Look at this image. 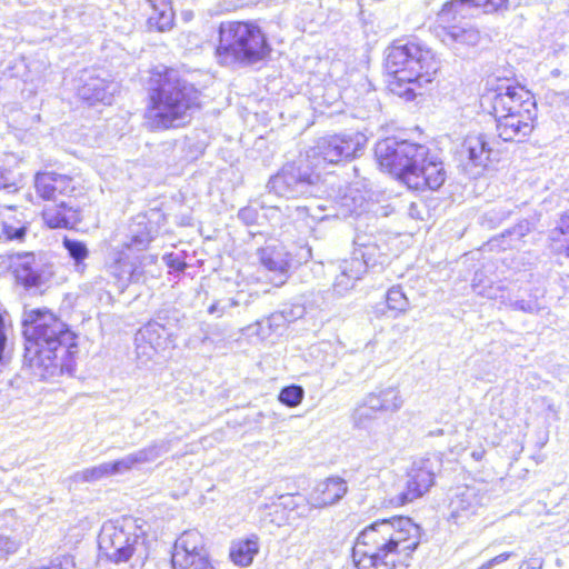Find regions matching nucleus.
Wrapping results in <instances>:
<instances>
[{"mask_svg":"<svg viewBox=\"0 0 569 569\" xmlns=\"http://www.w3.org/2000/svg\"><path fill=\"white\" fill-rule=\"evenodd\" d=\"M24 359L41 379L71 373L78 352L77 336L54 313L48 310L24 311Z\"/></svg>","mask_w":569,"mask_h":569,"instance_id":"1","label":"nucleus"},{"mask_svg":"<svg viewBox=\"0 0 569 569\" xmlns=\"http://www.w3.org/2000/svg\"><path fill=\"white\" fill-rule=\"evenodd\" d=\"M144 120L151 129L183 126L199 106V91L173 69L158 68L150 78Z\"/></svg>","mask_w":569,"mask_h":569,"instance_id":"2","label":"nucleus"},{"mask_svg":"<svg viewBox=\"0 0 569 569\" xmlns=\"http://www.w3.org/2000/svg\"><path fill=\"white\" fill-rule=\"evenodd\" d=\"M386 69L393 94L412 101L419 90L431 83L440 70V60L429 48L415 42H395L387 49Z\"/></svg>","mask_w":569,"mask_h":569,"instance_id":"3","label":"nucleus"},{"mask_svg":"<svg viewBox=\"0 0 569 569\" xmlns=\"http://www.w3.org/2000/svg\"><path fill=\"white\" fill-rule=\"evenodd\" d=\"M270 51L267 37L257 24L243 21L220 23L216 57L221 66H251L264 60Z\"/></svg>","mask_w":569,"mask_h":569,"instance_id":"4","label":"nucleus"},{"mask_svg":"<svg viewBox=\"0 0 569 569\" xmlns=\"http://www.w3.org/2000/svg\"><path fill=\"white\" fill-rule=\"evenodd\" d=\"M376 536H358L353 547V557L358 569H406L412 552L419 545V536H407L396 540L383 539L379 546H372L367 539Z\"/></svg>","mask_w":569,"mask_h":569,"instance_id":"5","label":"nucleus"},{"mask_svg":"<svg viewBox=\"0 0 569 569\" xmlns=\"http://www.w3.org/2000/svg\"><path fill=\"white\" fill-rule=\"evenodd\" d=\"M428 147L396 138H386L376 144L379 164L407 184V176L417 173L428 156Z\"/></svg>","mask_w":569,"mask_h":569,"instance_id":"6","label":"nucleus"},{"mask_svg":"<svg viewBox=\"0 0 569 569\" xmlns=\"http://www.w3.org/2000/svg\"><path fill=\"white\" fill-rule=\"evenodd\" d=\"M321 182V171L317 170L307 157L287 163L272 176L267 189L287 199L313 196Z\"/></svg>","mask_w":569,"mask_h":569,"instance_id":"7","label":"nucleus"},{"mask_svg":"<svg viewBox=\"0 0 569 569\" xmlns=\"http://www.w3.org/2000/svg\"><path fill=\"white\" fill-rule=\"evenodd\" d=\"M367 143V137L361 132L332 134L319 138L306 157L321 172L326 164H336L350 160L361 153Z\"/></svg>","mask_w":569,"mask_h":569,"instance_id":"8","label":"nucleus"},{"mask_svg":"<svg viewBox=\"0 0 569 569\" xmlns=\"http://www.w3.org/2000/svg\"><path fill=\"white\" fill-rule=\"evenodd\" d=\"M480 104L483 110L493 114L495 118L500 116L518 113H536L537 103L533 94L522 86H499L490 89L480 98Z\"/></svg>","mask_w":569,"mask_h":569,"instance_id":"9","label":"nucleus"},{"mask_svg":"<svg viewBox=\"0 0 569 569\" xmlns=\"http://www.w3.org/2000/svg\"><path fill=\"white\" fill-rule=\"evenodd\" d=\"M169 313L168 310L159 311L153 320L138 330L134 340L139 353L151 358L152 352L164 350L169 346L170 338L173 336V327L178 321L176 311L172 317Z\"/></svg>","mask_w":569,"mask_h":569,"instance_id":"10","label":"nucleus"},{"mask_svg":"<svg viewBox=\"0 0 569 569\" xmlns=\"http://www.w3.org/2000/svg\"><path fill=\"white\" fill-rule=\"evenodd\" d=\"M171 561L178 569H214L201 538L197 536H178Z\"/></svg>","mask_w":569,"mask_h":569,"instance_id":"11","label":"nucleus"},{"mask_svg":"<svg viewBox=\"0 0 569 569\" xmlns=\"http://www.w3.org/2000/svg\"><path fill=\"white\" fill-rule=\"evenodd\" d=\"M353 244L355 249L350 260H358L363 263L365 272L370 267L382 266L388 261L389 246L381 232L358 231Z\"/></svg>","mask_w":569,"mask_h":569,"instance_id":"12","label":"nucleus"},{"mask_svg":"<svg viewBox=\"0 0 569 569\" xmlns=\"http://www.w3.org/2000/svg\"><path fill=\"white\" fill-rule=\"evenodd\" d=\"M13 273L26 288H38L52 276L51 266L44 263L33 252L17 253L12 258Z\"/></svg>","mask_w":569,"mask_h":569,"instance_id":"13","label":"nucleus"},{"mask_svg":"<svg viewBox=\"0 0 569 569\" xmlns=\"http://www.w3.org/2000/svg\"><path fill=\"white\" fill-rule=\"evenodd\" d=\"M436 461L420 459L415 461L409 473L407 488L398 496L399 505H406L421 497L433 485Z\"/></svg>","mask_w":569,"mask_h":569,"instance_id":"14","label":"nucleus"},{"mask_svg":"<svg viewBox=\"0 0 569 569\" xmlns=\"http://www.w3.org/2000/svg\"><path fill=\"white\" fill-rule=\"evenodd\" d=\"M34 188L41 199L58 202L61 199L71 198L76 184L69 176L57 172H39L34 177Z\"/></svg>","mask_w":569,"mask_h":569,"instance_id":"15","label":"nucleus"},{"mask_svg":"<svg viewBox=\"0 0 569 569\" xmlns=\"http://www.w3.org/2000/svg\"><path fill=\"white\" fill-rule=\"evenodd\" d=\"M107 272L120 292L142 277V270L137 266L136 260L131 259L122 248L112 251L110 261L107 263Z\"/></svg>","mask_w":569,"mask_h":569,"instance_id":"16","label":"nucleus"},{"mask_svg":"<svg viewBox=\"0 0 569 569\" xmlns=\"http://www.w3.org/2000/svg\"><path fill=\"white\" fill-rule=\"evenodd\" d=\"M496 119L498 137L506 142H521L533 129L536 113H516L508 117L500 116Z\"/></svg>","mask_w":569,"mask_h":569,"instance_id":"17","label":"nucleus"},{"mask_svg":"<svg viewBox=\"0 0 569 569\" xmlns=\"http://www.w3.org/2000/svg\"><path fill=\"white\" fill-rule=\"evenodd\" d=\"M446 181V171L443 163L439 161L435 156H428L423 166L419 167V171L416 173H409L407 176V186L415 190H437Z\"/></svg>","mask_w":569,"mask_h":569,"instance_id":"18","label":"nucleus"},{"mask_svg":"<svg viewBox=\"0 0 569 569\" xmlns=\"http://www.w3.org/2000/svg\"><path fill=\"white\" fill-rule=\"evenodd\" d=\"M139 536H98L104 557L114 563L127 562L136 551Z\"/></svg>","mask_w":569,"mask_h":569,"instance_id":"19","label":"nucleus"},{"mask_svg":"<svg viewBox=\"0 0 569 569\" xmlns=\"http://www.w3.org/2000/svg\"><path fill=\"white\" fill-rule=\"evenodd\" d=\"M261 264L273 273L271 281L281 286L287 281L290 268V258L283 246H267L258 251Z\"/></svg>","mask_w":569,"mask_h":569,"instance_id":"20","label":"nucleus"},{"mask_svg":"<svg viewBox=\"0 0 569 569\" xmlns=\"http://www.w3.org/2000/svg\"><path fill=\"white\" fill-rule=\"evenodd\" d=\"M157 230L146 214L136 216L128 226L122 249L141 251L147 249Z\"/></svg>","mask_w":569,"mask_h":569,"instance_id":"21","label":"nucleus"},{"mask_svg":"<svg viewBox=\"0 0 569 569\" xmlns=\"http://www.w3.org/2000/svg\"><path fill=\"white\" fill-rule=\"evenodd\" d=\"M42 218L44 223L51 229L73 228L81 220L78 209L74 208L71 201L66 199L47 206L42 211Z\"/></svg>","mask_w":569,"mask_h":569,"instance_id":"22","label":"nucleus"},{"mask_svg":"<svg viewBox=\"0 0 569 569\" xmlns=\"http://www.w3.org/2000/svg\"><path fill=\"white\" fill-rule=\"evenodd\" d=\"M486 499V495L477 486L458 487L450 501V518L457 522L463 517V512L475 513L476 509L482 506Z\"/></svg>","mask_w":569,"mask_h":569,"instance_id":"23","label":"nucleus"},{"mask_svg":"<svg viewBox=\"0 0 569 569\" xmlns=\"http://www.w3.org/2000/svg\"><path fill=\"white\" fill-rule=\"evenodd\" d=\"M347 492V483L341 478H328L317 485L310 495L312 507L321 508L338 502Z\"/></svg>","mask_w":569,"mask_h":569,"instance_id":"24","label":"nucleus"},{"mask_svg":"<svg viewBox=\"0 0 569 569\" xmlns=\"http://www.w3.org/2000/svg\"><path fill=\"white\" fill-rule=\"evenodd\" d=\"M114 90L116 84L113 82H109L100 77H90L79 87L78 96L90 104L97 102L111 104Z\"/></svg>","mask_w":569,"mask_h":569,"instance_id":"25","label":"nucleus"},{"mask_svg":"<svg viewBox=\"0 0 569 569\" xmlns=\"http://www.w3.org/2000/svg\"><path fill=\"white\" fill-rule=\"evenodd\" d=\"M491 151L489 137L483 133H477L466 137L461 146L460 156L467 158L476 167H485Z\"/></svg>","mask_w":569,"mask_h":569,"instance_id":"26","label":"nucleus"},{"mask_svg":"<svg viewBox=\"0 0 569 569\" xmlns=\"http://www.w3.org/2000/svg\"><path fill=\"white\" fill-rule=\"evenodd\" d=\"M363 266L358 260H350V258L338 261V274L332 284L335 292L342 296L352 289L356 282L366 273Z\"/></svg>","mask_w":569,"mask_h":569,"instance_id":"27","label":"nucleus"},{"mask_svg":"<svg viewBox=\"0 0 569 569\" xmlns=\"http://www.w3.org/2000/svg\"><path fill=\"white\" fill-rule=\"evenodd\" d=\"M438 36L447 46L460 44L472 47L478 44L480 40L479 31L469 23L443 27Z\"/></svg>","mask_w":569,"mask_h":569,"instance_id":"28","label":"nucleus"},{"mask_svg":"<svg viewBox=\"0 0 569 569\" xmlns=\"http://www.w3.org/2000/svg\"><path fill=\"white\" fill-rule=\"evenodd\" d=\"M403 405L398 388L387 387L377 389L367 396V406L373 411H398Z\"/></svg>","mask_w":569,"mask_h":569,"instance_id":"29","label":"nucleus"},{"mask_svg":"<svg viewBox=\"0 0 569 569\" xmlns=\"http://www.w3.org/2000/svg\"><path fill=\"white\" fill-rule=\"evenodd\" d=\"M0 239L6 241H22L26 237L27 226L17 218V211L13 207L0 206Z\"/></svg>","mask_w":569,"mask_h":569,"instance_id":"30","label":"nucleus"},{"mask_svg":"<svg viewBox=\"0 0 569 569\" xmlns=\"http://www.w3.org/2000/svg\"><path fill=\"white\" fill-rule=\"evenodd\" d=\"M370 531H380L383 533H419L420 527L409 517H393L381 519L363 528L359 533H369Z\"/></svg>","mask_w":569,"mask_h":569,"instance_id":"31","label":"nucleus"},{"mask_svg":"<svg viewBox=\"0 0 569 569\" xmlns=\"http://www.w3.org/2000/svg\"><path fill=\"white\" fill-rule=\"evenodd\" d=\"M259 552V542L257 536L251 538H240L233 540L230 550V560L239 567H248L252 563L253 558Z\"/></svg>","mask_w":569,"mask_h":569,"instance_id":"32","label":"nucleus"},{"mask_svg":"<svg viewBox=\"0 0 569 569\" xmlns=\"http://www.w3.org/2000/svg\"><path fill=\"white\" fill-rule=\"evenodd\" d=\"M152 9L148 18L150 29L166 31L172 27L174 13L170 0H147Z\"/></svg>","mask_w":569,"mask_h":569,"instance_id":"33","label":"nucleus"},{"mask_svg":"<svg viewBox=\"0 0 569 569\" xmlns=\"http://www.w3.org/2000/svg\"><path fill=\"white\" fill-rule=\"evenodd\" d=\"M466 3L481 8L487 13H491L507 10L509 0H452L451 2L445 4L440 13V19L445 21L450 12L456 11L458 7Z\"/></svg>","mask_w":569,"mask_h":569,"instance_id":"34","label":"nucleus"},{"mask_svg":"<svg viewBox=\"0 0 569 569\" xmlns=\"http://www.w3.org/2000/svg\"><path fill=\"white\" fill-rule=\"evenodd\" d=\"M171 448V439H161L153 441L152 443L140 450H137L136 453L138 460L140 461V465H143L157 460L158 458L169 452Z\"/></svg>","mask_w":569,"mask_h":569,"instance_id":"35","label":"nucleus"},{"mask_svg":"<svg viewBox=\"0 0 569 569\" xmlns=\"http://www.w3.org/2000/svg\"><path fill=\"white\" fill-rule=\"evenodd\" d=\"M62 243L64 249L68 251V254L74 262L76 271L82 273L87 267L84 260L89 256V250L86 243L80 240L70 239L68 237H64Z\"/></svg>","mask_w":569,"mask_h":569,"instance_id":"36","label":"nucleus"},{"mask_svg":"<svg viewBox=\"0 0 569 569\" xmlns=\"http://www.w3.org/2000/svg\"><path fill=\"white\" fill-rule=\"evenodd\" d=\"M365 203L363 197L357 189L348 188L340 199V210L337 214L343 217L351 214H359Z\"/></svg>","mask_w":569,"mask_h":569,"instance_id":"37","label":"nucleus"},{"mask_svg":"<svg viewBox=\"0 0 569 569\" xmlns=\"http://www.w3.org/2000/svg\"><path fill=\"white\" fill-rule=\"evenodd\" d=\"M386 301L388 309L397 313H405L410 306L409 299L401 286L391 287L386 295Z\"/></svg>","mask_w":569,"mask_h":569,"instance_id":"38","label":"nucleus"},{"mask_svg":"<svg viewBox=\"0 0 569 569\" xmlns=\"http://www.w3.org/2000/svg\"><path fill=\"white\" fill-rule=\"evenodd\" d=\"M543 292L538 290L530 297V299H517L510 302V307L513 310H519L526 313L536 315L546 309L542 301Z\"/></svg>","mask_w":569,"mask_h":569,"instance_id":"39","label":"nucleus"},{"mask_svg":"<svg viewBox=\"0 0 569 569\" xmlns=\"http://www.w3.org/2000/svg\"><path fill=\"white\" fill-rule=\"evenodd\" d=\"M110 476L108 463L86 468L74 473L73 479L78 482H96Z\"/></svg>","mask_w":569,"mask_h":569,"instance_id":"40","label":"nucleus"},{"mask_svg":"<svg viewBox=\"0 0 569 569\" xmlns=\"http://www.w3.org/2000/svg\"><path fill=\"white\" fill-rule=\"evenodd\" d=\"M303 397V388L298 385H291L281 389L278 399L284 406L293 408L301 403Z\"/></svg>","mask_w":569,"mask_h":569,"instance_id":"41","label":"nucleus"},{"mask_svg":"<svg viewBox=\"0 0 569 569\" xmlns=\"http://www.w3.org/2000/svg\"><path fill=\"white\" fill-rule=\"evenodd\" d=\"M242 297L243 292H239L233 298L220 299L208 308V312L210 315H217V317H221L230 308L238 307L241 303H248V300H242Z\"/></svg>","mask_w":569,"mask_h":569,"instance_id":"42","label":"nucleus"},{"mask_svg":"<svg viewBox=\"0 0 569 569\" xmlns=\"http://www.w3.org/2000/svg\"><path fill=\"white\" fill-rule=\"evenodd\" d=\"M107 463L110 471V476H114L131 470L133 467L140 465V461L138 460L137 453L134 451L124 456L121 459Z\"/></svg>","mask_w":569,"mask_h":569,"instance_id":"43","label":"nucleus"},{"mask_svg":"<svg viewBox=\"0 0 569 569\" xmlns=\"http://www.w3.org/2000/svg\"><path fill=\"white\" fill-rule=\"evenodd\" d=\"M552 239L559 242V249H562L569 256V213L561 217L559 226L555 229Z\"/></svg>","mask_w":569,"mask_h":569,"instance_id":"44","label":"nucleus"},{"mask_svg":"<svg viewBox=\"0 0 569 569\" xmlns=\"http://www.w3.org/2000/svg\"><path fill=\"white\" fill-rule=\"evenodd\" d=\"M261 202H253V203H250L243 208H241L239 211H238V219L243 222L246 226H253V224H259V219H260V214H259V208H260V204Z\"/></svg>","mask_w":569,"mask_h":569,"instance_id":"45","label":"nucleus"},{"mask_svg":"<svg viewBox=\"0 0 569 569\" xmlns=\"http://www.w3.org/2000/svg\"><path fill=\"white\" fill-rule=\"evenodd\" d=\"M19 536H0V558L14 553L21 541L18 539Z\"/></svg>","mask_w":569,"mask_h":569,"instance_id":"46","label":"nucleus"},{"mask_svg":"<svg viewBox=\"0 0 569 569\" xmlns=\"http://www.w3.org/2000/svg\"><path fill=\"white\" fill-rule=\"evenodd\" d=\"M529 232V223L527 221H521L512 229L506 230L502 233V238H509L510 242L508 246H513V242L519 241L522 237H525Z\"/></svg>","mask_w":569,"mask_h":569,"instance_id":"47","label":"nucleus"},{"mask_svg":"<svg viewBox=\"0 0 569 569\" xmlns=\"http://www.w3.org/2000/svg\"><path fill=\"white\" fill-rule=\"evenodd\" d=\"M260 209L264 210L263 218L270 221L272 226H281V209L278 206H269L261 201Z\"/></svg>","mask_w":569,"mask_h":569,"instance_id":"48","label":"nucleus"},{"mask_svg":"<svg viewBox=\"0 0 569 569\" xmlns=\"http://www.w3.org/2000/svg\"><path fill=\"white\" fill-rule=\"evenodd\" d=\"M371 408L367 406V397L363 400V405L359 406L353 413V419L357 426L365 427L366 421L371 419L372 413H375Z\"/></svg>","mask_w":569,"mask_h":569,"instance_id":"49","label":"nucleus"},{"mask_svg":"<svg viewBox=\"0 0 569 569\" xmlns=\"http://www.w3.org/2000/svg\"><path fill=\"white\" fill-rule=\"evenodd\" d=\"M305 307L300 303L291 305L289 307H284L282 309L284 318H287L288 322H293L297 319H300L305 315Z\"/></svg>","mask_w":569,"mask_h":569,"instance_id":"50","label":"nucleus"},{"mask_svg":"<svg viewBox=\"0 0 569 569\" xmlns=\"http://www.w3.org/2000/svg\"><path fill=\"white\" fill-rule=\"evenodd\" d=\"M292 501H293V496L292 495H281V496H279L277 501L272 502L270 506L267 507L270 510L268 516H271L272 511L278 513L280 508L286 509V508L290 507Z\"/></svg>","mask_w":569,"mask_h":569,"instance_id":"51","label":"nucleus"},{"mask_svg":"<svg viewBox=\"0 0 569 569\" xmlns=\"http://www.w3.org/2000/svg\"><path fill=\"white\" fill-rule=\"evenodd\" d=\"M287 322V318H284L282 310L272 313L268 318V326L272 330H277L278 328L284 326Z\"/></svg>","mask_w":569,"mask_h":569,"instance_id":"52","label":"nucleus"},{"mask_svg":"<svg viewBox=\"0 0 569 569\" xmlns=\"http://www.w3.org/2000/svg\"><path fill=\"white\" fill-rule=\"evenodd\" d=\"M509 557H510V553H508V552L500 553V555L493 557L492 559L488 560L487 562L482 563L480 566V569H491L496 565H499V563L506 561Z\"/></svg>","mask_w":569,"mask_h":569,"instance_id":"53","label":"nucleus"},{"mask_svg":"<svg viewBox=\"0 0 569 569\" xmlns=\"http://www.w3.org/2000/svg\"><path fill=\"white\" fill-rule=\"evenodd\" d=\"M295 211L298 216H309L312 220H322L325 216L320 217L315 212V208L311 206L296 207Z\"/></svg>","mask_w":569,"mask_h":569,"instance_id":"54","label":"nucleus"},{"mask_svg":"<svg viewBox=\"0 0 569 569\" xmlns=\"http://www.w3.org/2000/svg\"><path fill=\"white\" fill-rule=\"evenodd\" d=\"M166 259L168 260V264L171 268H174V269H178V270H182L183 267H184V263L181 262L178 258H174L173 254L167 256Z\"/></svg>","mask_w":569,"mask_h":569,"instance_id":"55","label":"nucleus"},{"mask_svg":"<svg viewBox=\"0 0 569 569\" xmlns=\"http://www.w3.org/2000/svg\"><path fill=\"white\" fill-rule=\"evenodd\" d=\"M523 567H525V569H540L541 568V561L539 559H532L531 561H529Z\"/></svg>","mask_w":569,"mask_h":569,"instance_id":"56","label":"nucleus"},{"mask_svg":"<svg viewBox=\"0 0 569 569\" xmlns=\"http://www.w3.org/2000/svg\"><path fill=\"white\" fill-rule=\"evenodd\" d=\"M8 186L7 177L2 169L0 168V189L6 188Z\"/></svg>","mask_w":569,"mask_h":569,"instance_id":"57","label":"nucleus"},{"mask_svg":"<svg viewBox=\"0 0 569 569\" xmlns=\"http://www.w3.org/2000/svg\"><path fill=\"white\" fill-rule=\"evenodd\" d=\"M282 520H284L283 515H281V516L277 517V519H273V518L267 519V517L263 519V521H264V522H267V521H269V522H271V523L276 522L278 527H280V526H281V523H280V522H281Z\"/></svg>","mask_w":569,"mask_h":569,"instance_id":"58","label":"nucleus"},{"mask_svg":"<svg viewBox=\"0 0 569 569\" xmlns=\"http://www.w3.org/2000/svg\"><path fill=\"white\" fill-rule=\"evenodd\" d=\"M472 457L476 459V460H480L481 457H482V453L481 452H472Z\"/></svg>","mask_w":569,"mask_h":569,"instance_id":"59","label":"nucleus"},{"mask_svg":"<svg viewBox=\"0 0 569 569\" xmlns=\"http://www.w3.org/2000/svg\"><path fill=\"white\" fill-rule=\"evenodd\" d=\"M367 541H369L370 545L375 546L373 543H376V540H373V538L371 539H367ZM380 543H377L376 546H379Z\"/></svg>","mask_w":569,"mask_h":569,"instance_id":"60","label":"nucleus"},{"mask_svg":"<svg viewBox=\"0 0 569 569\" xmlns=\"http://www.w3.org/2000/svg\"><path fill=\"white\" fill-rule=\"evenodd\" d=\"M317 209L319 210H325V207H322L321 204L317 206Z\"/></svg>","mask_w":569,"mask_h":569,"instance_id":"61","label":"nucleus"},{"mask_svg":"<svg viewBox=\"0 0 569 569\" xmlns=\"http://www.w3.org/2000/svg\"><path fill=\"white\" fill-rule=\"evenodd\" d=\"M8 515H9V516H12V515H13V511H12V510H9V511H8Z\"/></svg>","mask_w":569,"mask_h":569,"instance_id":"62","label":"nucleus"},{"mask_svg":"<svg viewBox=\"0 0 569 569\" xmlns=\"http://www.w3.org/2000/svg\"><path fill=\"white\" fill-rule=\"evenodd\" d=\"M519 569H525V567H523V566H521Z\"/></svg>","mask_w":569,"mask_h":569,"instance_id":"63","label":"nucleus"},{"mask_svg":"<svg viewBox=\"0 0 569 569\" xmlns=\"http://www.w3.org/2000/svg\"><path fill=\"white\" fill-rule=\"evenodd\" d=\"M478 569H480V567Z\"/></svg>","mask_w":569,"mask_h":569,"instance_id":"64","label":"nucleus"}]
</instances>
